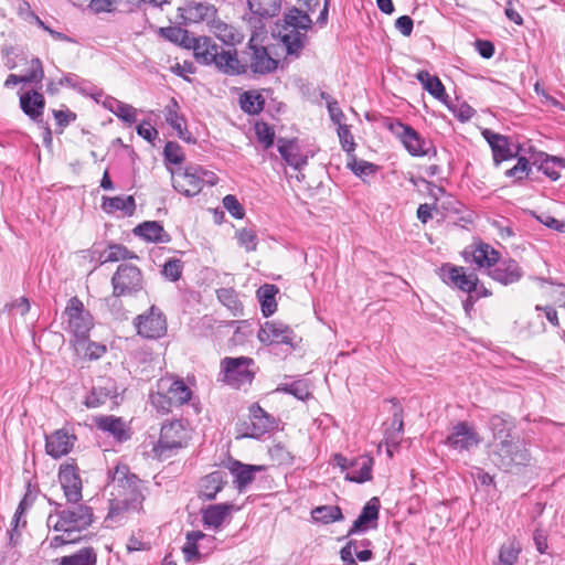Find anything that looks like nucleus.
Wrapping results in <instances>:
<instances>
[{
  "instance_id": "338daca9",
  "label": "nucleus",
  "mask_w": 565,
  "mask_h": 565,
  "mask_svg": "<svg viewBox=\"0 0 565 565\" xmlns=\"http://www.w3.org/2000/svg\"><path fill=\"white\" fill-rule=\"evenodd\" d=\"M390 429L393 431L391 433L392 438L399 436L404 430L403 409L399 405H395Z\"/></svg>"
},
{
  "instance_id": "39448f33",
  "label": "nucleus",
  "mask_w": 565,
  "mask_h": 565,
  "mask_svg": "<svg viewBox=\"0 0 565 565\" xmlns=\"http://www.w3.org/2000/svg\"><path fill=\"white\" fill-rule=\"evenodd\" d=\"M111 479L117 488L118 497L130 501L134 510H142L148 490L143 481L132 473L127 465L122 463L115 467Z\"/></svg>"
},
{
  "instance_id": "13d9d810",
  "label": "nucleus",
  "mask_w": 565,
  "mask_h": 565,
  "mask_svg": "<svg viewBox=\"0 0 565 565\" xmlns=\"http://www.w3.org/2000/svg\"><path fill=\"white\" fill-rule=\"evenodd\" d=\"M164 160L172 164H180L184 160L181 146L174 141H168L163 149Z\"/></svg>"
},
{
  "instance_id": "c85d7f7f",
  "label": "nucleus",
  "mask_w": 565,
  "mask_h": 565,
  "mask_svg": "<svg viewBox=\"0 0 565 565\" xmlns=\"http://www.w3.org/2000/svg\"><path fill=\"white\" fill-rule=\"evenodd\" d=\"M159 388L164 390L174 406H181L191 399L192 392L183 380L169 381L161 379Z\"/></svg>"
},
{
  "instance_id": "a19ab883",
  "label": "nucleus",
  "mask_w": 565,
  "mask_h": 565,
  "mask_svg": "<svg viewBox=\"0 0 565 565\" xmlns=\"http://www.w3.org/2000/svg\"><path fill=\"white\" fill-rule=\"evenodd\" d=\"M311 518L315 522L329 524L344 519L342 510L338 505H320L311 511Z\"/></svg>"
},
{
  "instance_id": "a211bd4d",
  "label": "nucleus",
  "mask_w": 565,
  "mask_h": 565,
  "mask_svg": "<svg viewBox=\"0 0 565 565\" xmlns=\"http://www.w3.org/2000/svg\"><path fill=\"white\" fill-rule=\"evenodd\" d=\"M45 104L44 95L36 89H29L19 94L20 109L33 122H43Z\"/></svg>"
},
{
  "instance_id": "20e7f679",
  "label": "nucleus",
  "mask_w": 565,
  "mask_h": 565,
  "mask_svg": "<svg viewBox=\"0 0 565 565\" xmlns=\"http://www.w3.org/2000/svg\"><path fill=\"white\" fill-rule=\"evenodd\" d=\"M55 507L54 513L47 518V524L55 531L72 535L74 532L86 530L94 521V514L90 507L76 504L67 509H61L62 504L49 501Z\"/></svg>"
},
{
  "instance_id": "ddd939ff",
  "label": "nucleus",
  "mask_w": 565,
  "mask_h": 565,
  "mask_svg": "<svg viewBox=\"0 0 565 565\" xmlns=\"http://www.w3.org/2000/svg\"><path fill=\"white\" fill-rule=\"evenodd\" d=\"M480 443L481 437L468 422L457 423L445 440V445L458 451H469Z\"/></svg>"
},
{
  "instance_id": "9d476101",
  "label": "nucleus",
  "mask_w": 565,
  "mask_h": 565,
  "mask_svg": "<svg viewBox=\"0 0 565 565\" xmlns=\"http://www.w3.org/2000/svg\"><path fill=\"white\" fill-rule=\"evenodd\" d=\"M276 425L275 417L255 403L249 407V420L239 424L237 433L241 437L259 438L275 429Z\"/></svg>"
},
{
  "instance_id": "6e6d98bb",
  "label": "nucleus",
  "mask_w": 565,
  "mask_h": 565,
  "mask_svg": "<svg viewBox=\"0 0 565 565\" xmlns=\"http://www.w3.org/2000/svg\"><path fill=\"white\" fill-rule=\"evenodd\" d=\"M23 77V84H41L44 78V70L42 62L39 57H33L30 62V70Z\"/></svg>"
},
{
  "instance_id": "f3484780",
  "label": "nucleus",
  "mask_w": 565,
  "mask_h": 565,
  "mask_svg": "<svg viewBox=\"0 0 565 565\" xmlns=\"http://www.w3.org/2000/svg\"><path fill=\"white\" fill-rule=\"evenodd\" d=\"M489 276L497 282L509 286L521 280L524 271L520 264L513 258H500L489 269Z\"/></svg>"
},
{
  "instance_id": "dca6fc26",
  "label": "nucleus",
  "mask_w": 565,
  "mask_h": 565,
  "mask_svg": "<svg viewBox=\"0 0 565 565\" xmlns=\"http://www.w3.org/2000/svg\"><path fill=\"white\" fill-rule=\"evenodd\" d=\"M257 338L266 345L287 344L294 347L295 332L282 322L267 321L260 327Z\"/></svg>"
},
{
  "instance_id": "864d4df0",
  "label": "nucleus",
  "mask_w": 565,
  "mask_h": 565,
  "mask_svg": "<svg viewBox=\"0 0 565 565\" xmlns=\"http://www.w3.org/2000/svg\"><path fill=\"white\" fill-rule=\"evenodd\" d=\"M255 134L258 141L263 145L264 149H269L275 142V130L265 121L255 124Z\"/></svg>"
},
{
  "instance_id": "7c9ffc66",
  "label": "nucleus",
  "mask_w": 565,
  "mask_h": 565,
  "mask_svg": "<svg viewBox=\"0 0 565 565\" xmlns=\"http://www.w3.org/2000/svg\"><path fill=\"white\" fill-rule=\"evenodd\" d=\"M225 484L226 480L224 472L213 471L200 480L199 495L205 500H213Z\"/></svg>"
},
{
  "instance_id": "09e8293b",
  "label": "nucleus",
  "mask_w": 565,
  "mask_h": 565,
  "mask_svg": "<svg viewBox=\"0 0 565 565\" xmlns=\"http://www.w3.org/2000/svg\"><path fill=\"white\" fill-rule=\"evenodd\" d=\"M126 259H138V256L121 244H110L102 263H115Z\"/></svg>"
},
{
  "instance_id": "9b49d317",
  "label": "nucleus",
  "mask_w": 565,
  "mask_h": 565,
  "mask_svg": "<svg viewBox=\"0 0 565 565\" xmlns=\"http://www.w3.org/2000/svg\"><path fill=\"white\" fill-rule=\"evenodd\" d=\"M200 173L202 167L198 164L171 170L174 190L189 198L199 194L203 189V177Z\"/></svg>"
},
{
  "instance_id": "393cba45",
  "label": "nucleus",
  "mask_w": 565,
  "mask_h": 565,
  "mask_svg": "<svg viewBox=\"0 0 565 565\" xmlns=\"http://www.w3.org/2000/svg\"><path fill=\"white\" fill-rule=\"evenodd\" d=\"M180 15L185 23H199L202 21H212L216 14V9L207 2H189L180 8Z\"/></svg>"
},
{
  "instance_id": "49530a36",
  "label": "nucleus",
  "mask_w": 565,
  "mask_h": 565,
  "mask_svg": "<svg viewBox=\"0 0 565 565\" xmlns=\"http://www.w3.org/2000/svg\"><path fill=\"white\" fill-rule=\"evenodd\" d=\"M140 511L141 510H134L130 501L118 497L109 501L107 519L121 521L126 514Z\"/></svg>"
},
{
  "instance_id": "72a5a7b5",
  "label": "nucleus",
  "mask_w": 565,
  "mask_h": 565,
  "mask_svg": "<svg viewBox=\"0 0 565 565\" xmlns=\"http://www.w3.org/2000/svg\"><path fill=\"white\" fill-rule=\"evenodd\" d=\"M488 426L492 433V443L513 438L511 433L515 426L510 416L493 415L489 419Z\"/></svg>"
},
{
  "instance_id": "680f3d73",
  "label": "nucleus",
  "mask_w": 565,
  "mask_h": 565,
  "mask_svg": "<svg viewBox=\"0 0 565 565\" xmlns=\"http://www.w3.org/2000/svg\"><path fill=\"white\" fill-rule=\"evenodd\" d=\"M223 206L235 218H243L245 211L243 205L238 202L235 195L227 194L223 198Z\"/></svg>"
},
{
  "instance_id": "bf43d9fd",
  "label": "nucleus",
  "mask_w": 565,
  "mask_h": 565,
  "mask_svg": "<svg viewBox=\"0 0 565 565\" xmlns=\"http://www.w3.org/2000/svg\"><path fill=\"white\" fill-rule=\"evenodd\" d=\"M348 168L356 175V177H364L369 174H373L376 171V166L364 161V160H358L355 157L352 158L351 161L348 162Z\"/></svg>"
},
{
  "instance_id": "b1692460",
  "label": "nucleus",
  "mask_w": 565,
  "mask_h": 565,
  "mask_svg": "<svg viewBox=\"0 0 565 565\" xmlns=\"http://www.w3.org/2000/svg\"><path fill=\"white\" fill-rule=\"evenodd\" d=\"M76 440L74 435L68 434L64 429H58L46 437L45 450L53 458H61L67 455Z\"/></svg>"
},
{
  "instance_id": "ea45409f",
  "label": "nucleus",
  "mask_w": 565,
  "mask_h": 565,
  "mask_svg": "<svg viewBox=\"0 0 565 565\" xmlns=\"http://www.w3.org/2000/svg\"><path fill=\"white\" fill-rule=\"evenodd\" d=\"M105 106L122 121L131 125L137 120V110L131 105L125 104L116 98L109 97Z\"/></svg>"
},
{
  "instance_id": "4c0bfd02",
  "label": "nucleus",
  "mask_w": 565,
  "mask_h": 565,
  "mask_svg": "<svg viewBox=\"0 0 565 565\" xmlns=\"http://www.w3.org/2000/svg\"><path fill=\"white\" fill-rule=\"evenodd\" d=\"M102 209L106 213H114L116 211H124L126 214L131 215L136 210L135 199L128 196H103Z\"/></svg>"
},
{
  "instance_id": "a878e982",
  "label": "nucleus",
  "mask_w": 565,
  "mask_h": 565,
  "mask_svg": "<svg viewBox=\"0 0 565 565\" xmlns=\"http://www.w3.org/2000/svg\"><path fill=\"white\" fill-rule=\"evenodd\" d=\"M248 49L252 51L249 67L254 73L267 74L277 68L278 62L274 60L264 46L254 44V39L249 40Z\"/></svg>"
},
{
  "instance_id": "a18cd8bd",
  "label": "nucleus",
  "mask_w": 565,
  "mask_h": 565,
  "mask_svg": "<svg viewBox=\"0 0 565 565\" xmlns=\"http://www.w3.org/2000/svg\"><path fill=\"white\" fill-rule=\"evenodd\" d=\"M239 104L245 113L257 115L264 109L265 99L258 93L246 92L241 96Z\"/></svg>"
},
{
  "instance_id": "e2e57ef3",
  "label": "nucleus",
  "mask_w": 565,
  "mask_h": 565,
  "mask_svg": "<svg viewBox=\"0 0 565 565\" xmlns=\"http://www.w3.org/2000/svg\"><path fill=\"white\" fill-rule=\"evenodd\" d=\"M270 458L278 465H290L292 462L291 454L281 445L277 444L269 449Z\"/></svg>"
},
{
  "instance_id": "0e129e2a",
  "label": "nucleus",
  "mask_w": 565,
  "mask_h": 565,
  "mask_svg": "<svg viewBox=\"0 0 565 565\" xmlns=\"http://www.w3.org/2000/svg\"><path fill=\"white\" fill-rule=\"evenodd\" d=\"M338 136H339L340 142H341L342 149L348 153L353 152L354 148H355V143H354L353 136L349 129V126L340 125L338 127Z\"/></svg>"
},
{
  "instance_id": "423d86ee",
  "label": "nucleus",
  "mask_w": 565,
  "mask_h": 565,
  "mask_svg": "<svg viewBox=\"0 0 565 565\" xmlns=\"http://www.w3.org/2000/svg\"><path fill=\"white\" fill-rule=\"evenodd\" d=\"M113 295L107 299L113 305L117 298L135 296L143 289V277L141 270L130 264H121L111 277Z\"/></svg>"
},
{
  "instance_id": "f8f14e48",
  "label": "nucleus",
  "mask_w": 565,
  "mask_h": 565,
  "mask_svg": "<svg viewBox=\"0 0 565 565\" xmlns=\"http://www.w3.org/2000/svg\"><path fill=\"white\" fill-rule=\"evenodd\" d=\"M68 318V329L78 339L86 340L93 327V319L85 310L83 302L77 297H72L65 308Z\"/></svg>"
},
{
  "instance_id": "c756f323",
  "label": "nucleus",
  "mask_w": 565,
  "mask_h": 565,
  "mask_svg": "<svg viewBox=\"0 0 565 565\" xmlns=\"http://www.w3.org/2000/svg\"><path fill=\"white\" fill-rule=\"evenodd\" d=\"M373 458L360 456L350 462L351 470L347 472L345 480L363 483L372 479Z\"/></svg>"
},
{
  "instance_id": "cd10ccee",
  "label": "nucleus",
  "mask_w": 565,
  "mask_h": 565,
  "mask_svg": "<svg viewBox=\"0 0 565 565\" xmlns=\"http://www.w3.org/2000/svg\"><path fill=\"white\" fill-rule=\"evenodd\" d=\"M134 234L151 243H169L171 236L157 221H146L134 228Z\"/></svg>"
},
{
  "instance_id": "7ed1b4c3",
  "label": "nucleus",
  "mask_w": 565,
  "mask_h": 565,
  "mask_svg": "<svg viewBox=\"0 0 565 565\" xmlns=\"http://www.w3.org/2000/svg\"><path fill=\"white\" fill-rule=\"evenodd\" d=\"M312 26L310 15L294 7L284 13L278 36L288 55L298 57L308 42L307 32Z\"/></svg>"
},
{
  "instance_id": "473e14b6",
  "label": "nucleus",
  "mask_w": 565,
  "mask_h": 565,
  "mask_svg": "<svg viewBox=\"0 0 565 565\" xmlns=\"http://www.w3.org/2000/svg\"><path fill=\"white\" fill-rule=\"evenodd\" d=\"M95 423L98 429L109 433L119 441L127 440L129 438L126 424L119 417H115L113 415L100 416L96 418Z\"/></svg>"
},
{
  "instance_id": "774afa93",
  "label": "nucleus",
  "mask_w": 565,
  "mask_h": 565,
  "mask_svg": "<svg viewBox=\"0 0 565 565\" xmlns=\"http://www.w3.org/2000/svg\"><path fill=\"white\" fill-rule=\"evenodd\" d=\"M359 542L355 540H351L343 546L340 551L341 559L345 563V565H356V562L353 557V553L356 554L359 552L358 548Z\"/></svg>"
},
{
  "instance_id": "603ef678",
  "label": "nucleus",
  "mask_w": 565,
  "mask_h": 565,
  "mask_svg": "<svg viewBox=\"0 0 565 565\" xmlns=\"http://www.w3.org/2000/svg\"><path fill=\"white\" fill-rule=\"evenodd\" d=\"M277 392H284L294 395L299 401H305L311 393L308 390V385L303 381H295L289 384H281L277 387Z\"/></svg>"
},
{
  "instance_id": "69168bd1",
  "label": "nucleus",
  "mask_w": 565,
  "mask_h": 565,
  "mask_svg": "<svg viewBox=\"0 0 565 565\" xmlns=\"http://www.w3.org/2000/svg\"><path fill=\"white\" fill-rule=\"evenodd\" d=\"M52 114L54 119L56 120V125L60 127L61 131L67 127L71 122L76 120V114L70 109H53Z\"/></svg>"
},
{
  "instance_id": "5fc2aeb1",
  "label": "nucleus",
  "mask_w": 565,
  "mask_h": 565,
  "mask_svg": "<svg viewBox=\"0 0 565 565\" xmlns=\"http://www.w3.org/2000/svg\"><path fill=\"white\" fill-rule=\"evenodd\" d=\"M183 271V262L178 258H169L162 266L161 275L170 280L178 281Z\"/></svg>"
},
{
  "instance_id": "4be33fe9",
  "label": "nucleus",
  "mask_w": 565,
  "mask_h": 565,
  "mask_svg": "<svg viewBox=\"0 0 565 565\" xmlns=\"http://www.w3.org/2000/svg\"><path fill=\"white\" fill-rule=\"evenodd\" d=\"M277 149L284 161L295 170L300 171L308 163V158L300 152L297 138L277 139Z\"/></svg>"
},
{
  "instance_id": "6ab92c4d",
  "label": "nucleus",
  "mask_w": 565,
  "mask_h": 565,
  "mask_svg": "<svg viewBox=\"0 0 565 565\" xmlns=\"http://www.w3.org/2000/svg\"><path fill=\"white\" fill-rule=\"evenodd\" d=\"M482 137L491 148L493 162L497 167L505 160L518 157V151L512 149L509 137L494 132L490 129H484L482 131Z\"/></svg>"
},
{
  "instance_id": "4468645a",
  "label": "nucleus",
  "mask_w": 565,
  "mask_h": 565,
  "mask_svg": "<svg viewBox=\"0 0 565 565\" xmlns=\"http://www.w3.org/2000/svg\"><path fill=\"white\" fill-rule=\"evenodd\" d=\"M439 276L445 284L457 287L468 294H473V291L478 290L477 276L473 274H466L463 267L444 264L439 268Z\"/></svg>"
},
{
  "instance_id": "c9c22d12",
  "label": "nucleus",
  "mask_w": 565,
  "mask_h": 565,
  "mask_svg": "<svg viewBox=\"0 0 565 565\" xmlns=\"http://www.w3.org/2000/svg\"><path fill=\"white\" fill-rule=\"evenodd\" d=\"M417 81L423 85L424 89L427 90L436 99L446 103L448 95L445 86L438 76L431 75L428 71H419L416 74Z\"/></svg>"
},
{
  "instance_id": "4d7b16f0",
  "label": "nucleus",
  "mask_w": 565,
  "mask_h": 565,
  "mask_svg": "<svg viewBox=\"0 0 565 565\" xmlns=\"http://www.w3.org/2000/svg\"><path fill=\"white\" fill-rule=\"evenodd\" d=\"M169 397L167 392L159 391L150 395V403L159 413L168 414L174 406Z\"/></svg>"
},
{
  "instance_id": "2f4dec72",
  "label": "nucleus",
  "mask_w": 565,
  "mask_h": 565,
  "mask_svg": "<svg viewBox=\"0 0 565 565\" xmlns=\"http://www.w3.org/2000/svg\"><path fill=\"white\" fill-rule=\"evenodd\" d=\"M233 508L234 505L232 503H218L209 505L202 510V520L204 525L218 529L228 516Z\"/></svg>"
},
{
  "instance_id": "c03bdc74",
  "label": "nucleus",
  "mask_w": 565,
  "mask_h": 565,
  "mask_svg": "<svg viewBox=\"0 0 565 565\" xmlns=\"http://www.w3.org/2000/svg\"><path fill=\"white\" fill-rule=\"evenodd\" d=\"M216 294L220 302L223 303L234 317L243 315V305L233 288H221Z\"/></svg>"
},
{
  "instance_id": "3c124183",
  "label": "nucleus",
  "mask_w": 565,
  "mask_h": 565,
  "mask_svg": "<svg viewBox=\"0 0 565 565\" xmlns=\"http://www.w3.org/2000/svg\"><path fill=\"white\" fill-rule=\"evenodd\" d=\"M521 547L518 542L509 541L503 544L499 552V562L501 565H514L518 561Z\"/></svg>"
},
{
  "instance_id": "f257e3e1",
  "label": "nucleus",
  "mask_w": 565,
  "mask_h": 565,
  "mask_svg": "<svg viewBox=\"0 0 565 565\" xmlns=\"http://www.w3.org/2000/svg\"><path fill=\"white\" fill-rule=\"evenodd\" d=\"M489 449L491 462L504 472H519L532 461L526 443L519 437L491 443Z\"/></svg>"
},
{
  "instance_id": "58836bf2",
  "label": "nucleus",
  "mask_w": 565,
  "mask_h": 565,
  "mask_svg": "<svg viewBox=\"0 0 565 565\" xmlns=\"http://www.w3.org/2000/svg\"><path fill=\"white\" fill-rule=\"evenodd\" d=\"M278 288L275 285L265 284L257 290V298L260 303L264 317H270L277 310L276 294Z\"/></svg>"
},
{
  "instance_id": "f03ea898",
  "label": "nucleus",
  "mask_w": 565,
  "mask_h": 565,
  "mask_svg": "<svg viewBox=\"0 0 565 565\" xmlns=\"http://www.w3.org/2000/svg\"><path fill=\"white\" fill-rule=\"evenodd\" d=\"M195 60L203 65H214L220 72L236 75L244 72L235 50H225L211 38L193 39Z\"/></svg>"
},
{
  "instance_id": "2eb2a0df",
  "label": "nucleus",
  "mask_w": 565,
  "mask_h": 565,
  "mask_svg": "<svg viewBox=\"0 0 565 565\" xmlns=\"http://www.w3.org/2000/svg\"><path fill=\"white\" fill-rule=\"evenodd\" d=\"M136 324L138 333L148 339H158L167 332V321L162 311L152 306L149 312L140 315Z\"/></svg>"
},
{
  "instance_id": "412c9836",
  "label": "nucleus",
  "mask_w": 565,
  "mask_h": 565,
  "mask_svg": "<svg viewBox=\"0 0 565 565\" xmlns=\"http://www.w3.org/2000/svg\"><path fill=\"white\" fill-rule=\"evenodd\" d=\"M116 396V382L110 377H104L93 385L89 394L85 397L84 405L87 408H96Z\"/></svg>"
},
{
  "instance_id": "8fccbe9b",
  "label": "nucleus",
  "mask_w": 565,
  "mask_h": 565,
  "mask_svg": "<svg viewBox=\"0 0 565 565\" xmlns=\"http://www.w3.org/2000/svg\"><path fill=\"white\" fill-rule=\"evenodd\" d=\"M532 171V164L525 157H518L514 167L505 171L508 178H513V183L521 182L526 179Z\"/></svg>"
},
{
  "instance_id": "f704fd0d",
  "label": "nucleus",
  "mask_w": 565,
  "mask_h": 565,
  "mask_svg": "<svg viewBox=\"0 0 565 565\" xmlns=\"http://www.w3.org/2000/svg\"><path fill=\"white\" fill-rule=\"evenodd\" d=\"M179 105L174 98L164 107L166 121L177 131L178 137L190 141L189 131L186 129L185 119L179 115Z\"/></svg>"
},
{
  "instance_id": "37998d69",
  "label": "nucleus",
  "mask_w": 565,
  "mask_h": 565,
  "mask_svg": "<svg viewBox=\"0 0 565 565\" xmlns=\"http://www.w3.org/2000/svg\"><path fill=\"white\" fill-rule=\"evenodd\" d=\"M97 556L92 547H85L75 554L60 558V565H96Z\"/></svg>"
},
{
  "instance_id": "aec40b11",
  "label": "nucleus",
  "mask_w": 565,
  "mask_h": 565,
  "mask_svg": "<svg viewBox=\"0 0 565 565\" xmlns=\"http://www.w3.org/2000/svg\"><path fill=\"white\" fill-rule=\"evenodd\" d=\"M58 479L67 502L78 503L82 500V479L77 468L73 465L61 467Z\"/></svg>"
},
{
  "instance_id": "5701e85b",
  "label": "nucleus",
  "mask_w": 565,
  "mask_h": 565,
  "mask_svg": "<svg viewBox=\"0 0 565 565\" xmlns=\"http://www.w3.org/2000/svg\"><path fill=\"white\" fill-rule=\"evenodd\" d=\"M380 507V500L376 497L369 500L358 519L353 522L348 535L365 532L370 527H375L376 521L379 520Z\"/></svg>"
},
{
  "instance_id": "1a4fd4ad",
  "label": "nucleus",
  "mask_w": 565,
  "mask_h": 565,
  "mask_svg": "<svg viewBox=\"0 0 565 565\" xmlns=\"http://www.w3.org/2000/svg\"><path fill=\"white\" fill-rule=\"evenodd\" d=\"M253 364L254 360L247 356L224 358L221 361L223 381L235 388L250 384L255 375L249 369Z\"/></svg>"
},
{
  "instance_id": "bb28decb",
  "label": "nucleus",
  "mask_w": 565,
  "mask_h": 565,
  "mask_svg": "<svg viewBox=\"0 0 565 565\" xmlns=\"http://www.w3.org/2000/svg\"><path fill=\"white\" fill-rule=\"evenodd\" d=\"M228 469L234 477V483L236 488L239 491H243L244 489H246L247 486H249L253 482L255 478V472L263 471L265 467L257 465H246L238 460H233L230 463Z\"/></svg>"
},
{
  "instance_id": "de8ad7c7",
  "label": "nucleus",
  "mask_w": 565,
  "mask_h": 565,
  "mask_svg": "<svg viewBox=\"0 0 565 565\" xmlns=\"http://www.w3.org/2000/svg\"><path fill=\"white\" fill-rule=\"evenodd\" d=\"M533 164L537 167V170L543 172L547 178L552 181H556L559 179V173L555 170V159L554 156L547 154L545 152H540Z\"/></svg>"
},
{
  "instance_id": "79ce46f5",
  "label": "nucleus",
  "mask_w": 565,
  "mask_h": 565,
  "mask_svg": "<svg viewBox=\"0 0 565 565\" xmlns=\"http://www.w3.org/2000/svg\"><path fill=\"white\" fill-rule=\"evenodd\" d=\"M249 10L260 18L274 17L280 10V0H247Z\"/></svg>"
},
{
  "instance_id": "0eeeda50",
  "label": "nucleus",
  "mask_w": 565,
  "mask_h": 565,
  "mask_svg": "<svg viewBox=\"0 0 565 565\" xmlns=\"http://www.w3.org/2000/svg\"><path fill=\"white\" fill-rule=\"evenodd\" d=\"M386 127L399 139L411 156L424 157L428 156L430 151L436 156L437 151L431 142L424 139L412 126L394 119L390 120Z\"/></svg>"
},
{
  "instance_id": "052dcab7",
  "label": "nucleus",
  "mask_w": 565,
  "mask_h": 565,
  "mask_svg": "<svg viewBox=\"0 0 565 565\" xmlns=\"http://www.w3.org/2000/svg\"><path fill=\"white\" fill-rule=\"evenodd\" d=\"M238 244L246 249L253 252L257 247V235L252 228H242L237 232Z\"/></svg>"
},
{
  "instance_id": "6e6552de",
  "label": "nucleus",
  "mask_w": 565,
  "mask_h": 565,
  "mask_svg": "<svg viewBox=\"0 0 565 565\" xmlns=\"http://www.w3.org/2000/svg\"><path fill=\"white\" fill-rule=\"evenodd\" d=\"M183 439L184 427L180 420L166 423L161 427L160 437L152 451L157 458L168 459L175 450L183 447Z\"/></svg>"
},
{
  "instance_id": "e433bc0d",
  "label": "nucleus",
  "mask_w": 565,
  "mask_h": 565,
  "mask_svg": "<svg viewBox=\"0 0 565 565\" xmlns=\"http://www.w3.org/2000/svg\"><path fill=\"white\" fill-rule=\"evenodd\" d=\"M470 254L473 263L480 267H487L489 269H491L499 259V253L486 243L472 246Z\"/></svg>"
}]
</instances>
